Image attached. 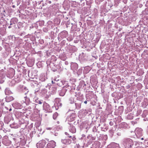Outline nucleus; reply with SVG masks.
<instances>
[{"label": "nucleus", "mask_w": 148, "mask_h": 148, "mask_svg": "<svg viewBox=\"0 0 148 148\" xmlns=\"http://www.w3.org/2000/svg\"><path fill=\"white\" fill-rule=\"evenodd\" d=\"M36 102L39 104H41L42 103L41 100H38L36 101Z\"/></svg>", "instance_id": "f8f14e48"}, {"label": "nucleus", "mask_w": 148, "mask_h": 148, "mask_svg": "<svg viewBox=\"0 0 148 148\" xmlns=\"http://www.w3.org/2000/svg\"><path fill=\"white\" fill-rule=\"evenodd\" d=\"M66 92V90L64 89H63L60 92V95L62 96H63L65 94Z\"/></svg>", "instance_id": "423d86ee"}, {"label": "nucleus", "mask_w": 148, "mask_h": 148, "mask_svg": "<svg viewBox=\"0 0 148 148\" xmlns=\"http://www.w3.org/2000/svg\"><path fill=\"white\" fill-rule=\"evenodd\" d=\"M11 110V109H10V110H10H10Z\"/></svg>", "instance_id": "b1692460"}, {"label": "nucleus", "mask_w": 148, "mask_h": 148, "mask_svg": "<svg viewBox=\"0 0 148 148\" xmlns=\"http://www.w3.org/2000/svg\"><path fill=\"white\" fill-rule=\"evenodd\" d=\"M65 134L66 135H67V136H69V134H68V133L67 132H65Z\"/></svg>", "instance_id": "a211bd4d"}, {"label": "nucleus", "mask_w": 148, "mask_h": 148, "mask_svg": "<svg viewBox=\"0 0 148 148\" xmlns=\"http://www.w3.org/2000/svg\"><path fill=\"white\" fill-rule=\"evenodd\" d=\"M70 131L73 133H75L76 132V129L75 127H72L71 129L70 130Z\"/></svg>", "instance_id": "0eeeda50"}, {"label": "nucleus", "mask_w": 148, "mask_h": 148, "mask_svg": "<svg viewBox=\"0 0 148 148\" xmlns=\"http://www.w3.org/2000/svg\"><path fill=\"white\" fill-rule=\"evenodd\" d=\"M56 146V143L53 140L49 141L47 145V148H54Z\"/></svg>", "instance_id": "f03ea898"}, {"label": "nucleus", "mask_w": 148, "mask_h": 148, "mask_svg": "<svg viewBox=\"0 0 148 148\" xmlns=\"http://www.w3.org/2000/svg\"><path fill=\"white\" fill-rule=\"evenodd\" d=\"M2 126V123L0 121V127Z\"/></svg>", "instance_id": "f3484780"}, {"label": "nucleus", "mask_w": 148, "mask_h": 148, "mask_svg": "<svg viewBox=\"0 0 148 148\" xmlns=\"http://www.w3.org/2000/svg\"><path fill=\"white\" fill-rule=\"evenodd\" d=\"M58 116V114L57 112L55 113L53 115V119H56Z\"/></svg>", "instance_id": "6e6552de"}, {"label": "nucleus", "mask_w": 148, "mask_h": 148, "mask_svg": "<svg viewBox=\"0 0 148 148\" xmlns=\"http://www.w3.org/2000/svg\"><path fill=\"white\" fill-rule=\"evenodd\" d=\"M69 138H72V136H69Z\"/></svg>", "instance_id": "aec40b11"}, {"label": "nucleus", "mask_w": 148, "mask_h": 148, "mask_svg": "<svg viewBox=\"0 0 148 148\" xmlns=\"http://www.w3.org/2000/svg\"><path fill=\"white\" fill-rule=\"evenodd\" d=\"M72 138V140L73 141L75 140L76 139V138L75 137V136H73Z\"/></svg>", "instance_id": "ddd939ff"}, {"label": "nucleus", "mask_w": 148, "mask_h": 148, "mask_svg": "<svg viewBox=\"0 0 148 148\" xmlns=\"http://www.w3.org/2000/svg\"><path fill=\"white\" fill-rule=\"evenodd\" d=\"M66 140L68 142L69 144H70L71 143V140L70 139H68Z\"/></svg>", "instance_id": "4468645a"}, {"label": "nucleus", "mask_w": 148, "mask_h": 148, "mask_svg": "<svg viewBox=\"0 0 148 148\" xmlns=\"http://www.w3.org/2000/svg\"><path fill=\"white\" fill-rule=\"evenodd\" d=\"M84 103L85 104H86L87 103V101H84Z\"/></svg>", "instance_id": "6ab92c4d"}, {"label": "nucleus", "mask_w": 148, "mask_h": 148, "mask_svg": "<svg viewBox=\"0 0 148 148\" xmlns=\"http://www.w3.org/2000/svg\"><path fill=\"white\" fill-rule=\"evenodd\" d=\"M3 143L6 146H8L9 145L8 143H5L4 141H3Z\"/></svg>", "instance_id": "dca6fc26"}, {"label": "nucleus", "mask_w": 148, "mask_h": 148, "mask_svg": "<svg viewBox=\"0 0 148 148\" xmlns=\"http://www.w3.org/2000/svg\"><path fill=\"white\" fill-rule=\"evenodd\" d=\"M126 146L132 147L133 145V143L132 142V140L130 139H128L126 141Z\"/></svg>", "instance_id": "7ed1b4c3"}, {"label": "nucleus", "mask_w": 148, "mask_h": 148, "mask_svg": "<svg viewBox=\"0 0 148 148\" xmlns=\"http://www.w3.org/2000/svg\"><path fill=\"white\" fill-rule=\"evenodd\" d=\"M127 118L129 119H133V116H132V115H129L128 116Z\"/></svg>", "instance_id": "9d476101"}, {"label": "nucleus", "mask_w": 148, "mask_h": 148, "mask_svg": "<svg viewBox=\"0 0 148 148\" xmlns=\"http://www.w3.org/2000/svg\"><path fill=\"white\" fill-rule=\"evenodd\" d=\"M109 124L110 125L112 126L113 125L114 123L112 121H110L109 123Z\"/></svg>", "instance_id": "2eb2a0df"}, {"label": "nucleus", "mask_w": 148, "mask_h": 148, "mask_svg": "<svg viewBox=\"0 0 148 148\" xmlns=\"http://www.w3.org/2000/svg\"><path fill=\"white\" fill-rule=\"evenodd\" d=\"M10 99L9 100H8V101H12L13 100V98L12 97H7V98H6L7 100H8V99Z\"/></svg>", "instance_id": "1a4fd4ad"}, {"label": "nucleus", "mask_w": 148, "mask_h": 148, "mask_svg": "<svg viewBox=\"0 0 148 148\" xmlns=\"http://www.w3.org/2000/svg\"><path fill=\"white\" fill-rule=\"evenodd\" d=\"M52 83L53 84V81H52Z\"/></svg>", "instance_id": "4be33fe9"}, {"label": "nucleus", "mask_w": 148, "mask_h": 148, "mask_svg": "<svg viewBox=\"0 0 148 148\" xmlns=\"http://www.w3.org/2000/svg\"><path fill=\"white\" fill-rule=\"evenodd\" d=\"M46 143V141L45 140H41L36 144V146L38 148H43L45 145Z\"/></svg>", "instance_id": "f257e3e1"}, {"label": "nucleus", "mask_w": 148, "mask_h": 148, "mask_svg": "<svg viewBox=\"0 0 148 148\" xmlns=\"http://www.w3.org/2000/svg\"><path fill=\"white\" fill-rule=\"evenodd\" d=\"M5 93L6 95H9L8 90L7 89H6L5 91Z\"/></svg>", "instance_id": "9b49d317"}, {"label": "nucleus", "mask_w": 148, "mask_h": 148, "mask_svg": "<svg viewBox=\"0 0 148 148\" xmlns=\"http://www.w3.org/2000/svg\"><path fill=\"white\" fill-rule=\"evenodd\" d=\"M43 108L46 111H49L50 110V106L46 102L44 103L43 104Z\"/></svg>", "instance_id": "20e7f679"}, {"label": "nucleus", "mask_w": 148, "mask_h": 148, "mask_svg": "<svg viewBox=\"0 0 148 148\" xmlns=\"http://www.w3.org/2000/svg\"><path fill=\"white\" fill-rule=\"evenodd\" d=\"M8 27H9V28H10L11 27L10 26H9Z\"/></svg>", "instance_id": "412c9836"}, {"label": "nucleus", "mask_w": 148, "mask_h": 148, "mask_svg": "<svg viewBox=\"0 0 148 148\" xmlns=\"http://www.w3.org/2000/svg\"><path fill=\"white\" fill-rule=\"evenodd\" d=\"M99 143L97 141L95 143L92 145V147L91 148H98L99 147Z\"/></svg>", "instance_id": "39448f33"}, {"label": "nucleus", "mask_w": 148, "mask_h": 148, "mask_svg": "<svg viewBox=\"0 0 148 148\" xmlns=\"http://www.w3.org/2000/svg\"><path fill=\"white\" fill-rule=\"evenodd\" d=\"M57 123H59V121H58Z\"/></svg>", "instance_id": "5701e85b"}]
</instances>
